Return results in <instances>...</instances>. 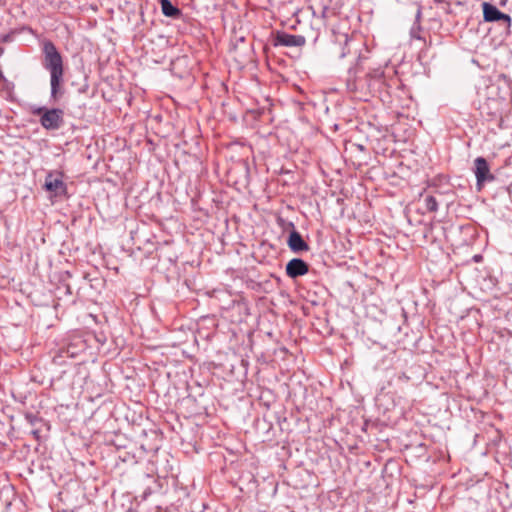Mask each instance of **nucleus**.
Instances as JSON below:
<instances>
[{
  "label": "nucleus",
  "mask_w": 512,
  "mask_h": 512,
  "mask_svg": "<svg viewBox=\"0 0 512 512\" xmlns=\"http://www.w3.org/2000/svg\"><path fill=\"white\" fill-rule=\"evenodd\" d=\"M305 44V38L301 35H293L286 32H277L274 40L275 46L300 47Z\"/></svg>",
  "instance_id": "nucleus-6"
},
{
  "label": "nucleus",
  "mask_w": 512,
  "mask_h": 512,
  "mask_svg": "<svg viewBox=\"0 0 512 512\" xmlns=\"http://www.w3.org/2000/svg\"><path fill=\"white\" fill-rule=\"evenodd\" d=\"M4 54V48L0 47V57Z\"/></svg>",
  "instance_id": "nucleus-18"
},
{
  "label": "nucleus",
  "mask_w": 512,
  "mask_h": 512,
  "mask_svg": "<svg viewBox=\"0 0 512 512\" xmlns=\"http://www.w3.org/2000/svg\"><path fill=\"white\" fill-rule=\"evenodd\" d=\"M425 208L429 212H436L438 210V201L432 195H426L424 198Z\"/></svg>",
  "instance_id": "nucleus-12"
},
{
  "label": "nucleus",
  "mask_w": 512,
  "mask_h": 512,
  "mask_svg": "<svg viewBox=\"0 0 512 512\" xmlns=\"http://www.w3.org/2000/svg\"><path fill=\"white\" fill-rule=\"evenodd\" d=\"M64 71L50 73V97L52 100L57 101L63 95V79Z\"/></svg>",
  "instance_id": "nucleus-8"
},
{
  "label": "nucleus",
  "mask_w": 512,
  "mask_h": 512,
  "mask_svg": "<svg viewBox=\"0 0 512 512\" xmlns=\"http://www.w3.org/2000/svg\"><path fill=\"white\" fill-rule=\"evenodd\" d=\"M308 271V264L300 258H293L286 265V274L290 278H297L303 276L307 274Z\"/></svg>",
  "instance_id": "nucleus-7"
},
{
  "label": "nucleus",
  "mask_w": 512,
  "mask_h": 512,
  "mask_svg": "<svg viewBox=\"0 0 512 512\" xmlns=\"http://www.w3.org/2000/svg\"><path fill=\"white\" fill-rule=\"evenodd\" d=\"M44 188L55 196L66 195L67 186L63 181V173L60 171H50L45 177Z\"/></svg>",
  "instance_id": "nucleus-3"
},
{
  "label": "nucleus",
  "mask_w": 512,
  "mask_h": 512,
  "mask_svg": "<svg viewBox=\"0 0 512 512\" xmlns=\"http://www.w3.org/2000/svg\"><path fill=\"white\" fill-rule=\"evenodd\" d=\"M162 13L166 17H170L173 19H178L181 17L182 12L179 8L174 6L170 0H160Z\"/></svg>",
  "instance_id": "nucleus-11"
},
{
  "label": "nucleus",
  "mask_w": 512,
  "mask_h": 512,
  "mask_svg": "<svg viewBox=\"0 0 512 512\" xmlns=\"http://www.w3.org/2000/svg\"><path fill=\"white\" fill-rule=\"evenodd\" d=\"M43 54V66L49 73L64 71L62 56L52 41L43 42Z\"/></svg>",
  "instance_id": "nucleus-2"
},
{
  "label": "nucleus",
  "mask_w": 512,
  "mask_h": 512,
  "mask_svg": "<svg viewBox=\"0 0 512 512\" xmlns=\"http://www.w3.org/2000/svg\"><path fill=\"white\" fill-rule=\"evenodd\" d=\"M278 224L283 228H290L292 231L295 230L294 223L291 221H285L282 218H278Z\"/></svg>",
  "instance_id": "nucleus-14"
},
{
  "label": "nucleus",
  "mask_w": 512,
  "mask_h": 512,
  "mask_svg": "<svg viewBox=\"0 0 512 512\" xmlns=\"http://www.w3.org/2000/svg\"><path fill=\"white\" fill-rule=\"evenodd\" d=\"M287 245L290 250L294 253H302L307 252L309 250V245L302 238L301 234L297 230H293L290 232Z\"/></svg>",
  "instance_id": "nucleus-9"
},
{
  "label": "nucleus",
  "mask_w": 512,
  "mask_h": 512,
  "mask_svg": "<svg viewBox=\"0 0 512 512\" xmlns=\"http://www.w3.org/2000/svg\"><path fill=\"white\" fill-rule=\"evenodd\" d=\"M31 113L40 115V124L46 130H58L64 123V112L59 108L32 107Z\"/></svg>",
  "instance_id": "nucleus-1"
},
{
  "label": "nucleus",
  "mask_w": 512,
  "mask_h": 512,
  "mask_svg": "<svg viewBox=\"0 0 512 512\" xmlns=\"http://www.w3.org/2000/svg\"><path fill=\"white\" fill-rule=\"evenodd\" d=\"M375 79H381L383 77V71L376 70L373 74H370Z\"/></svg>",
  "instance_id": "nucleus-16"
},
{
  "label": "nucleus",
  "mask_w": 512,
  "mask_h": 512,
  "mask_svg": "<svg viewBox=\"0 0 512 512\" xmlns=\"http://www.w3.org/2000/svg\"><path fill=\"white\" fill-rule=\"evenodd\" d=\"M398 381H401V382H408L410 380V377L407 376L405 373H401L398 375Z\"/></svg>",
  "instance_id": "nucleus-15"
},
{
  "label": "nucleus",
  "mask_w": 512,
  "mask_h": 512,
  "mask_svg": "<svg viewBox=\"0 0 512 512\" xmlns=\"http://www.w3.org/2000/svg\"><path fill=\"white\" fill-rule=\"evenodd\" d=\"M474 173L477 180V186H482L487 181H493L494 176L490 172L487 160L483 157H477L474 161Z\"/></svg>",
  "instance_id": "nucleus-5"
},
{
  "label": "nucleus",
  "mask_w": 512,
  "mask_h": 512,
  "mask_svg": "<svg viewBox=\"0 0 512 512\" xmlns=\"http://www.w3.org/2000/svg\"><path fill=\"white\" fill-rule=\"evenodd\" d=\"M343 38H344V44L345 46L341 49V53H340V58H344L346 57L347 54L350 53V50L348 48V45H349V42H350V39L348 37V35H343Z\"/></svg>",
  "instance_id": "nucleus-13"
},
{
  "label": "nucleus",
  "mask_w": 512,
  "mask_h": 512,
  "mask_svg": "<svg viewBox=\"0 0 512 512\" xmlns=\"http://www.w3.org/2000/svg\"><path fill=\"white\" fill-rule=\"evenodd\" d=\"M26 418L28 419V421H29L32 425H34V424H35V422L37 421V417H36V416H34V415H31V414L27 415V416H26Z\"/></svg>",
  "instance_id": "nucleus-17"
},
{
  "label": "nucleus",
  "mask_w": 512,
  "mask_h": 512,
  "mask_svg": "<svg viewBox=\"0 0 512 512\" xmlns=\"http://www.w3.org/2000/svg\"><path fill=\"white\" fill-rule=\"evenodd\" d=\"M502 102L498 99H488L486 103L481 106L482 112L492 117H497L501 114Z\"/></svg>",
  "instance_id": "nucleus-10"
},
{
  "label": "nucleus",
  "mask_w": 512,
  "mask_h": 512,
  "mask_svg": "<svg viewBox=\"0 0 512 512\" xmlns=\"http://www.w3.org/2000/svg\"><path fill=\"white\" fill-rule=\"evenodd\" d=\"M482 8L485 22H503L507 28H510L512 19L508 14L501 12L496 6L488 2H484Z\"/></svg>",
  "instance_id": "nucleus-4"
}]
</instances>
